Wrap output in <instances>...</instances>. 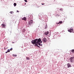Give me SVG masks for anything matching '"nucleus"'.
Instances as JSON below:
<instances>
[{"mask_svg": "<svg viewBox=\"0 0 74 74\" xmlns=\"http://www.w3.org/2000/svg\"><path fill=\"white\" fill-rule=\"evenodd\" d=\"M71 52H72V53H74V49H72L71 50Z\"/></svg>", "mask_w": 74, "mask_h": 74, "instance_id": "obj_12", "label": "nucleus"}, {"mask_svg": "<svg viewBox=\"0 0 74 74\" xmlns=\"http://www.w3.org/2000/svg\"><path fill=\"white\" fill-rule=\"evenodd\" d=\"M68 31L70 32V33H71V32H73V28H70L68 30Z\"/></svg>", "mask_w": 74, "mask_h": 74, "instance_id": "obj_5", "label": "nucleus"}, {"mask_svg": "<svg viewBox=\"0 0 74 74\" xmlns=\"http://www.w3.org/2000/svg\"><path fill=\"white\" fill-rule=\"evenodd\" d=\"M45 35L46 36H48V34H49V32L48 31H47V32H45L44 33Z\"/></svg>", "mask_w": 74, "mask_h": 74, "instance_id": "obj_6", "label": "nucleus"}, {"mask_svg": "<svg viewBox=\"0 0 74 74\" xmlns=\"http://www.w3.org/2000/svg\"><path fill=\"white\" fill-rule=\"evenodd\" d=\"M42 40L43 42H46L47 41V40L45 38H43Z\"/></svg>", "mask_w": 74, "mask_h": 74, "instance_id": "obj_2", "label": "nucleus"}, {"mask_svg": "<svg viewBox=\"0 0 74 74\" xmlns=\"http://www.w3.org/2000/svg\"><path fill=\"white\" fill-rule=\"evenodd\" d=\"M22 20H24V21H26L27 20V18L26 17H24L22 18Z\"/></svg>", "mask_w": 74, "mask_h": 74, "instance_id": "obj_8", "label": "nucleus"}, {"mask_svg": "<svg viewBox=\"0 0 74 74\" xmlns=\"http://www.w3.org/2000/svg\"><path fill=\"white\" fill-rule=\"evenodd\" d=\"M67 66L68 68H69V67H71V65H70V64L68 63L67 64Z\"/></svg>", "mask_w": 74, "mask_h": 74, "instance_id": "obj_9", "label": "nucleus"}, {"mask_svg": "<svg viewBox=\"0 0 74 74\" xmlns=\"http://www.w3.org/2000/svg\"><path fill=\"white\" fill-rule=\"evenodd\" d=\"M13 56L15 57V56H16V55H15L14 54H13Z\"/></svg>", "mask_w": 74, "mask_h": 74, "instance_id": "obj_16", "label": "nucleus"}, {"mask_svg": "<svg viewBox=\"0 0 74 74\" xmlns=\"http://www.w3.org/2000/svg\"><path fill=\"white\" fill-rule=\"evenodd\" d=\"M14 42H12L13 44H14Z\"/></svg>", "mask_w": 74, "mask_h": 74, "instance_id": "obj_25", "label": "nucleus"}, {"mask_svg": "<svg viewBox=\"0 0 74 74\" xmlns=\"http://www.w3.org/2000/svg\"><path fill=\"white\" fill-rule=\"evenodd\" d=\"M60 11H63V9L62 8H61L60 9Z\"/></svg>", "mask_w": 74, "mask_h": 74, "instance_id": "obj_15", "label": "nucleus"}, {"mask_svg": "<svg viewBox=\"0 0 74 74\" xmlns=\"http://www.w3.org/2000/svg\"><path fill=\"white\" fill-rule=\"evenodd\" d=\"M33 20H31L28 22V24L29 26H31L33 24Z\"/></svg>", "mask_w": 74, "mask_h": 74, "instance_id": "obj_3", "label": "nucleus"}, {"mask_svg": "<svg viewBox=\"0 0 74 74\" xmlns=\"http://www.w3.org/2000/svg\"><path fill=\"white\" fill-rule=\"evenodd\" d=\"M63 22L62 21H60L59 22V23H60V24H62V23Z\"/></svg>", "mask_w": 74, "mask_h": 74, "instance_id": "obj_11", "label": "nucleus"}, {"mask_svg": "<svg viewBox=\"0 0 74 74\" xmlns=\"http://www.w3.org/2000/svg\"><path fill=\"white\" fill-rule=\"evenodd\" d=\"M12 48H11L10 49V51H12Z\"/></svg>", "mask_w": 74, "mask_h": 74, "instance_id": "obj_20", "label": "nucleus"}, {"mask_svg": "<svg viewBox=\"0 0 74 74\" xmlns=\"http://www.w3.org/2000/svg\"><path fill=\"white\" fill-rule=\"evenodd\" d=\"M47 25L46 24V26H45V28H47Z\"/></svg>", "mask_w": 74, "mask_h": 74, "instance_id": "obj_18", "label": "nucleus"}, {"mask_svg": "<svg viewBox=\"0 0 74 74\" xmlns=\"http://www.w3.org/2000/svg\"><path fill=\"white\" fill-rule=\"evenodd\" d=\"M10 13L11 14H13L14 13V12L13 11L10 12Z\"/></svg>", "mask_w": 74, "mask_h": 74, "instance_id": "obj_14", "label": "nucleus"}, {"mask_svg": "<svg viewBox=\"0 0 74 74\" xmlns=\"http://www.w3.org/2000/svg\"><path fill=\"white\" fill-rule=\"evenodd\" d=\"M59 23H59H59H57V24H59Z\"/></svg>", "mask_w": 74, "mask_h": 74, "instance_id": "obj_24", "label": "nucleus"}, {"mask_svg": "<svg viewBox=\"0 0 74 74\" xmlns=\"http://www.w3.org/2000/svg\"><path fill=\"white\" fill-rule=\"evenodd\" d=\"M26 3H25V5H26Z\"/></svg>", "mask_w": 74, "mask_h": 74, "instance_id": "obj_26", "label": "nucleus"}, {"mask_svg": "<svg viewBox=\"0 0 74 74\" xmlns=\"http://www.w3.org/2000/svg\"><path fill=\"white\" fill-rule=\"evenodd\" d=\"M1 26L2 27V28H5V24H2Z\"/></svg>", "mask_w": 74, "mask_h": 74, "instance_id": "obj_7", "label": "nucleus"}, {"mask_svg": "<svg viewBox=\"0 0 74 74\" xmlns=\"http://www.w3.org/2000/svg\"><path fill=\"white\" fill-rule=\"evenodd\" d=\"M44 4H45V3H44L43 4V3H42V5H44Z\"/></svg>", "mask_w": 74, "mask_h": 74, "instance_id": "obj_21", "label": "nucleus"}, {"mask_svg": "<svg viewBox=\"0 0 74 74\" xmlns=\"http://www.w3.org/2000/svg\"><path fill=\"white\" fill-rule=\"evenodd\" d=\"M17 12H19V11H18V10H17Z\"/></svg>", "mask_w": 74, "mask_h": 74, "instance_id": "obj_22", "label": "nucleus"}, {"mask_svg": "<svg viewBox=\"0 0 74 74\" xmlns=\"http://www.w3.org/2000/svg\"><path fill=\"white\" fill-rule=\"evenodd\" d=\"M25 2H27V0H25Z\"/></svg>", "mask_w": 74, "mask_h": 74, "instance_id": "obj_19", "label": "nucleus"}, {"mask_svg": "<svg viewBox=\"0 0 74 74\" xmlns=\"http://www.w3.org/2000/svg\"><path fill=\"white\" fill-rule=\"evenodd\" d=\"M8 52H10V50H8Z\"/></svg>", "mask_w": 74, "mask_h": 74, "instance_id": "obj_17", "label": "nucleus"}, {"mask_svg": "<svg viewBox=\"0 0 74 74\" xmlns=\"http://www.w3.org/2000/svg\"><path fill=\"white\" fill-rule=\"evenodd\" d=\"M14 6H15L16 5V3H14Z\"/></svg>", "mask_w": 74, "mask_h": 74, "instance_id": "obj_13", "label": "nucleus"}, {"mask_svg": "<svg viewBox=\"0 0 74 74\" xmlns=\"http://www.w3.org/2000/svg\"><path fill=\"white\" fill-rule=\"evenodd\" d=\"M73 33H74V31L73 32Z\"/></svg>", "mask_w": 74, "mask_h": 74, "instance_id": "obj_27", "label": "nucleus"}, {"mask_svg": "<svg viewBox=\"0 0 74 74\" xmlns=\"http://www.w3.org/2000/svg\"><path fill=\"white\" fill-rule=\"evenodd\" d=\"M42 41L41 38H39L38 39H36L34 40H32L31 41V42L32 44H35L36 46V47H40V46L38 45H39L40 46H41V43H42Z\"/></svg>", "mask_w": 74, "mask_h": 74, "instance_id": "obj_1", "label": "nucleus"}, {"mask_svg": "<svg viewBox=\"0 0 74 74\" xmlns=\"http://www.w3.org/2000/svg\"><path fill=\"white\" fill-rule=\"evenodd\" d=\"M26 58L27 60H30V58L29 57H27Z\"/></svg>", "mask_w": 74, "mask_h": 74, "instance_id": "obj_10", "label": "nucleus"}, {"mask_svg": "<svg viewBox=\"0 0 74 74\" xmlns=\"http://www.w3.org/2000/svg\"><path fill=\"white\" fill-rule=\"evenodd\" d=\"M8 52V51H6V52H5V53H7Z\"/></svg>", "mask_w": 74, "mask_h": 74, "instance_id": "obj_23", "label": "nucleus"}, {"mask_svg": "<svg viewBox=\"0 0 74 74\" xmlns=\"http://www.w3.org/2000/svg\"><path fill=\"white\" fill-rule=\"evenodd\" d=\"M71 62H73L74 61V57H71L70 58Z\"/></svg>", "mask_w": 74, "mask_h": 74, "instance_id": "obj_4", "label": "nucleus"}]
</instances>
